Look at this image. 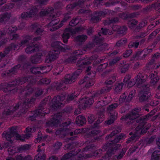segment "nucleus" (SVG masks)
I'll list each match as a JSON object with an SVG mask.
<instances>
[{
	"instance_id": "6e6d98bb",
	"label": "nucleus",
	"mask_w": 160,
	"mask_h": 160,
	"mask_svg": "<svg viewBox=\"0 0 160 160\" xmlns=\"http://www.w3.org/2000/svg\"><path fill=\"white\" fill-rule=\"evenodd\" d=\"M79 18H73L70 22V25L72 27L76 26L79 22Z\"/></svg>"
},
{
	"instance_id": "393cba45",
	"label": "nucleus",
	"mask_w": 160,
	"mask_h": 160,
	"mask_svg": "<svg viewBox=\"0 0 160 160\" xmlns=\"http://www.w3.org/2000/svg\"><path fill=\"white\" fill-rule=\"evenodd\" d=\"M42 55L41 53H37L35 55L31 57L30 60L33 63H37L40 62L42 61L41 57Z\"/></svg>"
},
{
	"instance_id": "5fc2aeb1",
	"label": "nucleus",
	"mask_w": 160,
	"mask_h": 160,
	"mask_svg": "<svg viewBox=\"0 0 160 160\" xmlns=\"http://www.w3.org/2000/svg\"><path fill=\"white\" fill-rule=\"evenodd\" d=\"M129 67V65L127 63L121 66L120 68L121 72L122 73H125L128 70Z\"/></svg>"
},
{
	"instance_id": "bb28decb",
	"label": "nucleus",
	"mask_w": 160,
	"mask_h": 160,
	"mask_svg": "<svg viewBox=\"0 0 160 160\" xmlns=\"http://www.w3.org/2000/svg\"><path fill=\"white\" fill-rule=\"evenodd\" d=\"M70 124L69 121L68 122L65 121L63 122L62 124L60 125V126L61 127L59 129L56 131V133L58 134H61L62 132L65 131L66 129V127H67Z\"/></svg>"
},
{
	"instance_id": "2eb2a0df",
	"label": "nucleus",
	"mask_w": 160,
	"mask_h": 160,
	"mask_svg": "<svg viewBox=\"0 0 160 160\" xmlns=\"http://www.w3.org/2000/svg\"><path fill=\"white\" fill-rule=\"evenodd\" d=\"M93 95L90 98H89L83 97L80 99L79 102L82 108L83 107H87L88 105L93 103L94 102L93 98L97 97V92L94 93Z\"/></svg>"
},
{
	"instance_id": "58836bf2",
	"label": "nucleus",
	"mask_w": 160,
	"mask_h": 160,
	"mask_svg": "<svg viewBox=\"0 0 160 160\" xmlns=\"http://www.w3.org/2000/svg\"><path fill=\"white\" fill-rule=\"evenodd\" d=\"M116 80V77L113 76L112 78H110L107 80L105 82L107 86L108 87L111 86V88H112V84Z\"/></svg>"
},
{
	"instance_id": "603ef678",
	"label": "nucleus",
	"mask_w": 160,
	"mask_h": 160,
	"mask_svg": "<svg viewBox=\"0 0 160 160\" xmlns=\"http://www.w3.org/2000/svg\"><path fill=\"white\" fill-rule=\"evenodd\" d=\"M127 30V27L126 26L120 27L118 30V32L119 34H125Z\"/></svg>"
},
{
	"instance_id": "cd10ccee",
	"label": "nucleus",
	"mask_w": 160,
	"mask_h": 160,
	"mask_svg": "<svg viewBox=\"0 0 160 160\" xmlns=\"http://www.w3.org/2000/svg\"><path fill=\"white\" fill-rule=\"evenodd\" d=\"M150 95L149 93H144L139 92V101L140 102H144L147 101Z\"/></svg>"
},
{
	"instance_id": "ddd939ff",
	"label": "nucleus",
	"mask_w": 160,
	"mask_h": 160,
	"mask_svg": "<svg viewBox=\"0 0 160 160\" xmlns=\"http://www.w3.org/2000/svg\"><path fill=\"white\" fill-rule=\"evenodd\" d=\"M27 81H29L31 84H34L35 83L36 80L35 79L33 78V77L31 76L29 77H26L22 78H18L17 79L15 80L14 81L12 82L9 84L11 85H22Z\"/></svg>"
},
{
	"instance_id": "49530a36",
	"label": "nucleus",
	"mask_w": 160,
	"mask_h": 160,
	"mask_svg": "<svg viewBox=\"0 0 160 160\" xmlns=\"http://www.w3.org/2000/svg\"><path fill=\"white\" fill-rule=\"evenodd\" d=\"M111 89V86L108 87V86H106V87H103L101 89L99 92H98V93H97V95L98 94H104L108 92H109Z\"/></svg>"
},
{
	"instance_id": "bf43d9fd",
	"label": "nucleus",
	"mask_w": 160,
	"mask_h": 160,
	"mask_svg": "<svg viewBox=\"0 0 160 160\" xmlns=\"http://www.w3.org/2000/svg\"><path fill=\"white\" fill-rule=\"evenodd\" d=\"M101 35H99V37L95 36V38L93 40L94 43H96V44L98 43L101 44L102 42V41L103 39V38L100 37Z\"/></svg>"
},
{
	"instance_id": "5701e85b",
	"label": "nucleus",
	"mask_w": 160,
	"mask_h": 160,
	"mask_svg": "<svg viewBox=\"0 0 160 160\" xmlns=\"http://www.w3.org/2000/svg\"><path fill=\"white\" fill-rule=\"evenodd\" d=\"M47 67H33L30 69L31 72L35 74L41 75L44 73L43 71L42 72V69H45Z\"/></svg>"
},
{
	"instance_id": "338daca9",
	"label": "nucleus",
	"mask_w": 160,
	"mask_h": 160,
	"mask_svg": "<svg viewBox=\"0 0 160 160\" xmlns=\"http://www.w3.org/2000/svg\"><path fill=\"white\" fill-rule=\"evenodd\" d=\"M40 83L45 84H48L51 82V80L50 79L44 78L40 79L39 81Z\"/></svg>"
},
{
	"instance_id": "2f4dec72",
	"label": "nucleus",
	"mask_w": 160,
	"mask_h": 160,
	"mask_svg": "<svg viewBox=\"0 0 160 160\" xmlns=\"http://www.w3.org/2000/svg\"><path fill=\"white\" fill-rule=\"evenodd\" d=\"M119 20V18L118 17H112L111 18H108L105 20L103 22L105 25H109L111 23H113L117 22Z\"/></svg>"
},
{
	"instance_id": "4468645a",
	"label": "nucleus",
	"mask_w": 160,
	"mask_h": 160,
	"mask_svg": "<svg viewBox=\"0 0 160 160\" xmlns=\"http://www.w3.org/2000/svg\"><path fill=\"white\" fill-rule=\"evenodd\" d=\"M62 115L61 113L55 114L52 118L47 122L48 125L51 127L58 126L62 121Z\"/></svg>"
},
{
	"instance_id": "aec40b11",
	"label": "nucleus",
	"mask_w": 160,
	"mask_h": 160,
	"mask_svg": "<svg viewBox=\"0 0 160 160\" xmlns=\"http://www.w3.org/2000/svg\"><path fill=\"white\" fill-rule=\"evenodd\" d=\"M13 81L9 82L8 83H4L0 85V90L3 89L4 92H7L8 91H11L12 92H14V91H16L17 90L15 88H13V87L16 86L15 85H10L9 84L12 83Z\"/></svg>"
},
{
	"instance_id": "f257e3e1",
	"label": "nucleus",
	"mask_w": 160,
	"mask_h": 160,
	"mask_svg": "<svg viewBox=\"0 0 160 160\" xmlns=\"http://www.w3.org/2000/svg\"><path fill=\"white\" fill-rule=\"evenodd\" d=\"M2 136L3 137L5 138L6 139L9 141L5 143L4 144L5 148L11 147L15 138H16L17 139L22 140L21 136L17 133L16 129L13 127H12L10 128L8 132H4L2 133Z\"/></svg>"
},
{
	"instance_id": "473e14b6",
	"label": "nucleus",
	"mask_w": 160,
	"mask_h": 160,
	"mask_svg": "<svg viewBox=\"0 0 160 160\" xmlns=\"http://www.w3.org/2000/svg\"><path fill=\"white\" fill-rule=\"evenodd\" d=\"M86 120L84 117L80 115L77 117L76 120L77 124L79 126L83 125L86 123Z\"/></svg>"
},
{
	"instance_id": "e2e57ef3",
	"label": "nucleus",
	"mask_w": 160,
	"mask_h": 160,
	"mask_svg": "<svg viewBox=\"0 0 160 160\" xmlns=\"http://www.w3.org/2000/svg\"><path fill=\"white\" fill-rule=\"evenodd\" d=\"M139 42H131L128 44V47L130 48L134 47L135 48H137L139 45Z\"/></svg>"
},
{
	"instance_id": "0eeeda50",
	"label": "nucleus",
	"mask_w": 160,
	"mask_h": 160,
	"mask_svg": "<svg viewBox=\"0 0 160 160\" xmlns=\"http://www.w3.org/2000/svg\"><path fill=\"white\" fill-rule=\"evenodd\" d=\"M148 78L147 74L142 75L139 73L133 80L128 82V87H131L136 84L137 87H139L143 82H144Z\"/></svg>"
},
{
	"instance_id": "a18cd8bd",
	"label": "nucleus",
	"mask_w": 160,
	"mask_h": 160,
	"mask_svg": "<svg viewBox=\"0 0 160 160\" xmlns=\"http://www.w3.org/2000/svg\"><path fill=\"white\" fill-rule=\"evenodd\" d=\"M123 84V83H116L114 87V91L116 93H118L121 91Z\"/></svg>"
},
{
	"instance_id": "774afa93",
	"label": "nucleus",
	"mask_w": 160,
	"mask_h": 160,
	"mask_svg": "<svg viewBox=\"0 0 160 160\" xmlns=\"http://www.w3.org/2000/svg\"><path fill=\"white\" fill-rule=\"evenodd\" d=\"M8 151L10 155H13L17 152L16 148L14 147H9L8 149Z\"/></svg>"
},
{
	"instance_id": "09e8293b",
	"label": "nucleus",
	"mask_w": 160,
	"mask_h": 160,
	"mask_svg": "<svg viewBox=\"0 0 160 160\" xmlns=\"http://www.w3.org/2000/svg\"><path fill=\"white\" fill-rule=\"evenodd\" d=\"M109 13V11L108 10H105L103 11H100L96 12V14L98 17L99 18L101 17L105 16L106 15Z\"/></svg>"
},
{
	"instance_id": "39448f33",
	"label": "nucleus",
	"mask_w": 160,
	"mask_h": 160,
	"mask_svg": "<svg viewBox=\"0 0 160 160\" xmlns=\"http://www.w3.org/2000/svg\"><path fill=\"white\" fill-rule=\"evenodd\" d=\"M149 115H147L141 117L137 120V122L138 121L140 120V122L139 125L136 128L135 130L137 134H143L146 132L148 130L150 127V125L148 126H145V121L146 120L148 119L149 117Z\"/></svg>"
},
{
	"instance_id": "7ed1b4c3",
	"label": "nucleus",
	"mask_w": 160,
	"mask_h": 160,
	"mask_svg": "<svg viewBox=\"0 0 160 160\" xmlns=\"http://www.w3.org/2000/svg\"><path fill=\"white\" fill-rule=\"evenodd\" d=\"M53 12L54 9L52 8H48L42 10L40 12V16L43 17L45 16H49L50 18L52 19L48 24V27L53 26L57 24L59 22V20L58 18L55 19L56 17L54 14Z\"/></svg>"
},
{
	"instance_id": "de8ad7c7",
	"label": "nucleus",
	"mask_w": 160,
	"mask_h": 160,
	"mask_svg": "<svg viewBox=\"0 0 160 160\" xmlns=\"http://www.w3.org/2000/svg\"><path fill=\"white\" fill-rule=\"evenodd\" d=\"M143 145V143H142V142H141V141H140L139 142L137 143L135 146L131 148L130 150L131 151V152L133 153L136 151L137 149H140L142 148V146Z\"/></svg>"
},
{
	"instance_id": "72a5a7b5",
	"label": "nucleus",
	"mask_w": 160,
	"mask_h": 160,
	"mask_svg": "<svg viewBox=\"0 0 160 160\" xmlns=\"http://www.w3.org/2000/svg\"><path fill=\"white\" fill-rule=\"evenodd\" d=\"M143 82L141 86L139 87H138L139 88H141V91L140 92H142L144 93H149L150 85L149 84H145L142 85Z\"/></svg>"
},
{
	"instance_id": "f8f14e48",
	"label": "nucleus",
	"mask_w": 160,
	"mask_h": 160,
	"mask_svg": "<svg viewBox=\"0 0 160 160\" xmlns=\"http://www.w3.org/2000/svg\"><path fill=\"white\" fill-rule=\"evenodd\" d=\"M65 96L63 95L57 96L54 97L52 100V105L51 108L52 110H56L59 108L61 105H63L62 102L65 99Z\"/></svg>"
},
{
	"instance_id": "0e129e2a",
	"label": "nucleus",
	"mask_w": 160,
	"mask_h": 160,
	"mask_svg": "<svg viewBox=\"0 0 160 160\" xmlns=\"http://www.w3.org/2000/svg\"><path fill=\"white\" fill-rule=\"evenodd\" d=\"M106 48V46L104 44H101L97 47L94 50L95 52H98L102 51Z\"/></svg>"
},
{
	"instance_id": "dca6fc26",
	"label": "nucleus",
	"mask_w": 160,
	"mask_h": 160,
	"mask_svg": "<svg viewBox=\"0 0 160 160\" xmlns=\"http://www.w3.org/2000/svg\"><path fill=\"white\" fill-rule=\"evenodd\" d=\"M60 53L58 50L53 49L50 51L46 57L45 62L48 63L56 59L58 57Z\"/></svg>"
},
{
	"instance_id": "f704fd0d",
	"label": "nucleus",
	"mask_w": 160,
	"mask_h": 160,
	"mask_svg": "<svg viewBox=\"0 0 160 160\" xmlns=\"http://www.w3.org/2000/svg\"><path fill=\"white\" fill-rule=\"evenodd\" d=\"M121 131V128L120 126L117 127L111 133L108 135L106 137V139L107 140L109 139L110 138H111L113 136H114L116 134H117Z\"/></svg>"
},
{
	"instance_id": "b1692460",
	"label": "nucleus",
	"mask_w": 160,
	"mask_h": 160,
	"mask_svg": "<svg viewBox=\"0 0 160 160\" xmlns=\"http://www.w3.org/2000/svg\"><path fill=\"white\" fill-rule=\"evenodd\" d=\"M38 50L39 48L37 45L32 43L28 45L25 49V52L27 53L31 54Z\"/></svg>"
},
{
	"instance_id": "423d86ee",
	"label": "nucleus",
	"mask_w": 160,
	"mask_h": 160,
	"mask_svg": "<svg viewBox=\"0 0 160 160\" xmlns=\"http://www.w3.org/2000/svg\"><path fill=\"white\" fill-rule=\"evenodd\" d=\"M75 76L72 74H68L65 75L62 81L57 83L55 86L57 90H60L66 88L65 85L70 84L74 82L75 80Z\"/></svg>"
},
{
	"instance_id": "6ab92c4d",
	"label": "nucleus",
	"mask_w": 160,
	"mask_h": 160,
	"mask_svg": "<svg viewBox=\"0 0 160 160\" xmlns=\"http://www.w3.org/2000/svg\"><path fill=\"white\" fill-rule=\"evenodd\" d=\"M52 47L53 48V49L59 50L64 52L65 50L69 49H70L69 46L66 47L61 42L58 41H55L53 42L51 44Z\"/></svg>"
},
{
	"instance_id": "864d4df0",
	"label": "nucleus",
	"mask_w": 160,
	"mask_h": 160,
	"mask_svg": "<svg viewBox=\"0 0 160 160\" xmlns=\"http://www.w3.org/2000/svg\"><path fill=\"white\" fill-rule=\"evenodd\" d=\"M127 94V93L124 92L120 96L119 100V102L120 103H122L124 102H128L126 101L127 99L126 98Z\"/></svg>"
},
{
	"instance_id": "f03ea898",
	"label": "nucleus",
	"mask_w": 160,
	"mask_h": 160,
	"mask_svg": "<svg viewBox=\"0 0 160 160\" xmlns=\"http://www.w3.org/2000/svg\"><path fill=\"white\" fill-rule=\"evenodd\" d=\"M33 89L32 88H29L25 93L26 98L23 100V103L22 104V109L21 110L22 113L24 112L26 110L31 107L34 103L35 100L32 94Z\"/></svg>"
},
{
	"instance_id": "680f3d73",
	"label": "nucleus",
	"mask_w": 160,
	"mask_h": 160,
	"mask_svg": "<svg viewBox=\"0 0 160 160\" xmlns=\"http://www.w3.org/2000/svg\"><path fill=\"white\" fill-rule=\"evenodd\" d=\"M138 23V21L135 20H132L128 22L129 27L131 28H133L134 26Z\"/></svg>"
},
{
	"instance_id": "8fccbe9b",
	"label": "nucleus",
	"mask_w": 160,
	"mask_h": 160,
	"mask_svg": "<svg viewBox=\"0 0 160 160\" xmlns=\"http://www.w3.org/2000/svg\"><path fill=\"white\" fill-rule=\"evenodd\" d=\"M77 97V94L75 92L70 93L67 96L66 101L69 102L73 100Z\"/></svg>"
},
{
	"instance_id": "412c9836",
	"label": "nucleus",
	"mask_w": 160,
	"mask_h": 160,
	"mask_svg": "<svg viewBox=\"0 0 160 160\" xmlns=\"http://www.w3.org/2000/svg\"><path fill=\"white\" fill-rule=\"evenodd\" d=\"M22 66H23L22 64H18L8 71L2 73V76H9L12 74H15L17 72L18 70Z\"/></svg>"
},
{
	"instance_id": "4d7b16f0",
	"label": "nucleus",
	"mask_w": 160,
	"mask_h": 160,
	"mask_svg": "<svg viewBox=\"0 0 160 160\" xmlns=\"http://www.w3.org/2000/svg\"><path fill=\"white\" fill-rule=\"evenodd\" d=\"M160 31V28H158L153 31L149 35L148 39H150L155 37Z\"/></svg>"
},
{
	"instance_id": "c9c22d12",
	"label": "nucleus",
	"mask_w": 160,
	"mask_h": 160,
	"mask_svg": "<svg viewBox=\"0 0 160 160\" xmlns=\"http://www.w3.org/2000/svg\"><path fill=\"white\" fill-rule=\"evenodd\" d=\"M14 6V4L13 3L6 4L0 8V11L2 12L7 11L12 8Z\"/></svg>"
},
{
	"instance_id": "6e6552de",
	"label": "nucleus",
	"mask_w": 160,
	"mask_h": 160,
	"mask_svg": "<svg viewBox=\"0 0 160 160\" xmlns=\"http://www.w3.org/2000/svg\"><path fill=\"white\" fill-rule=\"evenodd\" d=\"M139 116L138 112L136 110H133L129 114L127 115L124 116L121 118L122 120H124L128 125L132 124L134 125L136 122L134 119Z\"/></svg>"
},
{
	"instance_id": "c03bdc74",
	"label": "nucleus",
	"mask_w": 160,
	"mask_h": 160,
	"mask_svg": "<svg viewBox=\"0 0 160 160\" xmlns=\"http://www.w3.org/2000/svg\"><path fill=\"white\" fill-rule=\"evenodd\" d=\"M118 106V104L117 103H115L109 105L107 108V111L108 112L111 113V112L115 109Z\"/></svg>"
},
{
	"instance_id": "69168bd1",
	"label": "nucleus",
	"mask_w": 160,
	"mask_h": 160,
	"mask_svg": "<svg viewBox=\"0 0 160 160\" xmlns=\"http://www.w3.org/2000/svg\"><path fill=\"white\" fill-rule=\"evenodd\" d=\"M127 42L126 39H121L119 41H118L116 43V45L118 47H120L122 46L125 44Z\"/></svg>"
},
{
	"instance_id": "052dcab7",
	"label": "nucleus",
	"mask_w": 160,
	"mask_h": 160,
	"mask_svg": "<svg viewBox=\"0 0 160 160\" xmlns=\"http://www.w3.org/2000/svg\"><path fill=\"white\" fill-rule=\"evenodd\" d=\"M7 29L8 30V33L11 34L16 31L17 30V28L16 26L13 27L12 26L11 27H9L8 26H7L6 27V30Z\"/></svg>"
},
{
	"instance_id": "9b49d317",
	"label": "nucleus",
	"mask_w": 160,
	"mask_h": 160,
	"mask_svg": "<svg viewBox=\"0 0 160 160\" xmlns=\"http://www.w3.org/2000/svg\"><path fill=\"white\" fill-rule=\"evenodd\" d=\"M124 135L121 133L116 137L113 140L106 144V149H108V152L111 153H113L114 150L117 149L116 144L118 142L124 137Z\"/></svg>"
},
{
	"instance_id": "c756f323",
	"label": "nucleus",
	"mask_w": 160,
	"mask_h": 160,
	"mask_svg": "<svg viewBox=\"0 0 160 160\" xmlns=\"http://www.w3.org/2000/svg\"><path fill=\"white\" fill-rule=\"evenodd\" d=\"M32 28L33 30H35V32L38 34H40L43 31L44 28L41 27L38 23H35L32 25Z\"/></svg>"
},
{
	"instance_id": "20e7f679",
	"label": "nucleus",
	"mask_w": 160,
	"mask_h": 160,
	"mask_svg": "<svg viewBox=\"0 0 160 160\" xmlns=\"http://www.w3.org/2000/svg\"><path fill=\"white\" fill-rule=\"evenodd\" d=\"M11 102L6 100H3L1 101V104H2L3 108L6 107L2 112V114L5 116L10 115L12 114L18 108L20 105L19 102L16 104L14 106H10Z\"/></svg>"
},
{
	"instance_id": "79ce46f5",
	"label": "nucleus",
	"mask_w": 160,
	"mask_h": 160,
	"mask_svg": "<svg viewBox=\"0 0 160 160\" xmlns=\"http://www.w3.org/2000/svg\"><path fill=\"white\" fill-rule=\"evenodd\" d=\"M87 38V36L85 35H79L76 37L75 40L79 42H83L86 40Z\"/></svg>"
},
{
	"instance_id": "a878e982",
	"label": "nucleus",
	"mask_w": 160,
	"mask_h": 160,
	"mask_svg": "<svg viewBox=\"0 0 160 160\" xmlns=\"http://www.w3.org/2000/svg\"><path fill=\"white\" fill-rule=\"evenodd\" d=\"M32 39V37L28 35H24L23 36V39L17 45L19 47H24L25 45L29 42Z\"/></svg>"
},
{
	"instance_id": "9d476101",
	"label": "nucleus",
	"mask_w": 160,
	"mask_h": 160,
	"mask_svg": "<svg viewBox=\"0 0 160 160\" xmlns=\"http://www.w3.org/2000/svg\"><path fill=\"white\" fill-rule=\"evenodd\" d=\"M49 112V110L46 107L42 104L39 106L38 108L34 112L33 116L30 117V119L31 121L35 120V118L37 117L41 118L45 116V114H48Z\"/></svg>"
},
{
	"instance_id": "ea45409f",
	"label": "nucleus",
	"mask_w": 160,
	"mask_h": 160,
	"mask_svg": "<svg viewBox=\"0 0 160 160\" xmlns=\"http://www.w3.org/2000/svg\"><path fill=\"white\" fill-rule=\"evenodd\" d=\"M118 114L117 112H115L114 114L111 113L110 118L107 121V124L110 125L113 123L117 118Z\"/></svg>"
},
{
	"instance_id": "37998d69",
	"label": "nucleus",
	"mask_w": 160,
	"mask_h": 160,
	"mask_svg": "<svg viewBox=\"0 0 160 160\" xmlns=\"http://www.w3.org/2000/svg\"><path fill=\"white\" fill-rule=\"evenodd\" d=\"M109 103V102L105 100H102L98 102L96 105L95 107L96 108L99 109L101 108L102 106L107 105Z\"/></svg>"
},
{
	"instance_id": "c85d7f7f",
	"label": "nucleus",
	"mask_w": 160,
	"mask_h": 160,
	"mask_svg": "<svg viewBox=\"0 0 160 160\" xmlns=\"http://www.w3.org/2000/svg\"><path fill=\"white\" fill-rule=\"evenodd\" d=\"M80 151L78 149V150H76V151H71L70 152L64 155L62 158L61 160H66L72 156L76 155L78 153V151L79 152Z\"/></svg>"
},
{
	"instance_id": "4be33fe9",
	"label": "nucleus",
	"mask_w": 160,
	"mask_h": 160,
	"mask_svg": "<svg viewBox=\"0 0 160 160\" xmlns=\"http://www.w3.org/2000/svg\"><path fill=\"white\" fill-rule=\"evenodd\" d=\"M79 84H83L87 88H89L94 84V82L90 77L85 76L84 78L80 81L78 82Z\"/></svg>"
},
{
	"instance_id": "f3484780",
	"label": "nucleus",
	"mask_w": 160,
	"mask_h": 160,
	"mask_svg": "<svg viewBox=\"0 0 160 160\" xmlns=\"http://www.w3.org/2000/svg\"><path fill=\"white\" fill-rule=\"evenodd\" d=\"M152 48H146L142 51H138L136 52L135 58H136L138 60L144 59L147 55L152 51Z\"/></svg>"
},
{
	"instance_id": "4c0bfd02",
	"label": "nucleus",
	"mask_w": 160,
	"mask_h": 160,
	"mask_svg": "<svg viewBox=\"0 0 160 160\" xmlns=\"http://www.w3.org/2000/svg\"><path fill=\"white\" fill-rule=\"evenodd\" d=\"M160 158V151L158 150H155L152 155V160H159Z\"/></svg>"
},
{
	"instance_id": "7c9ffc66",
	"label": "nucleus",
	"mask_w": 160,
	"mask_h": 160,
	"mask_svg": "<svg viewBox=\"0 0 160 160\" xmlns=\"http://www.w3.org/2000/svg\"><path fill=\"white\" fill-rule=\"evenodd\" d=\"M11 17V14L8 12L0 15V22H7L10 19Z\"/></svg>"
},
{
	"instance_id": "e433bc0d",
	"label": "nucleus",
	"mask_w": 160,
	"mask_h": 160,
	"mask_svg": "<svg viewBox=\"0 0 160 160\" xmlns=\"http://www.w3.org/2000/svg\"><path fill=\"white\" fill-rule=\"evenodd\" d=\"M91 63V62L88 60H82L80 61H78L77 65L78 67L81 68L84 67V66L89 65Z\"/></svg>"
},
{
	"instance_id": "a211bd4d",
	"label": "nucleus",
	"mask_w": 160,
	"mask_h": 160,
	"mask_svg": "<svg viewBox=\"0 0 160 160\" xmlns=\"http://www.w3.org/2000/svg\"><path fill=\"white\" fill-rule=\"evenodd\" d=\"M83 54V52L81 50H76L73 52V55L70 57L65 59V62L67 63H74L77 59V57L79 55H82Z\"/></svg>"
},
{
	"instance_id": "13d9d810",
	"label": "nucleus",
	"mask_w": 160,
	"mask_h": 160,
	"mask_svg": "<svg viewBox=\"0 0 160 160\" xmlns=\"http://www.w3.org/2000/svg\"><path fill=\"white\" fill-rule=\"evenodd\" d=\"M136 91L135 90H132L130 92L128 97L126 100V101L129 102L131 100L132 98L134 97Z\"/></svg>"
},
{
	"instance_id": "3c124183",
	"label": "nucleus",
	"mask_w": 160,
	"mask_h": 160,
	"mask_svg": "<svg viewBox=\"0 0 160 160\" xmlns=\"http://www.w3.org/2000/svg\"><path fill=\"white\" fill-rule=\"evenodd\" d=\"M95 147L93 144H90V145L86 146L84 148V152H87V151L92 152V150H95Z\"/></svg>"
},
{
	"instance_id": "a19ab883",
	"label": "nucleus",
	"mask_w": 160,
	"mask_h": 160,
	"mask_svg": "<svg viewBox=\"0 0 160 160\" xmlns=\"http://www.w3.org/2000/svg\"><path fill=\"white\" fill-rule=\"evenodd\" d=\"M16 160H32V158L30 155L23 157L20 154L15 157Z\"/></svg>"
},
{
	"instance_id": "1a4fd4ad",
	"label": "nucleus",
	"mask_w": 160,
	"mask_h": 160,
	"mask_svg": "<svg viewBox=\"0 0 160 160\" xmlns=\"http://www.w3.org/2000/svg\"><path fill=\"white\" fill-rule=\"evenodd\" d=\"M83 30V28L82 27L76 28L74 29L71 28H66L62 35L63 42L65 43H67L71 34H76L82 31Z\"/></svg>"
}]
</instances>
